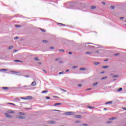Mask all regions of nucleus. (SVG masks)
Instances as JSON below:
<instances>
[{"instance_id":"obj_63","label":"nucleus","mask_w":126,"mask_h":126,"mask_svg":"<svg viewBox=\"0 0 126 126\" xmlns=\"http://www.w3.org/2000/svg\"><path fill=\"white\" fill-rule=\"evenodd\" d=\"M101 73H105V72L104 71L102 72Z\"/></svg>"},{"instance_id":"obj_15","label":"nucleus","mask_w":126,"mask_h":126,"mask_svg":"<svg viewBox=\"0 0 126 126\" xmlns=\"http://www.w3.org/2000/svg\"><path fill=\"white\" fill-rule=\"evenodd\" d=\"M0 71H7V69H2L1 70H0Z\"/></svg>"},{"instance_id":"obj_34","label":"nucleus","mask_w":126,"mask_h":126,"mask_svg":"<svg viewBox=\"0 0 126 126\" xmlns=\"http://www.w3.org/2000/svg\"><path fill=\"white\" fill-rule=\"evenodd\" d=\"M59 52H64V50L63 49H60L59 50Z\"/></svg>"},{"instance_id":"obj_58","label":"nucleus","mask_w":126,"mask_h":126,"mask_svg":"<svg viewBox=\"0 0 126 126\" xmlns=\"http://www.w3.org/2000/svg\"><path fill=\"white\" fill-rule=\"evenodd\" d=\"M103 4H106V3L104 2H102Z\"/></svg>"},{"instance_id":"obj_32","label":"nucleus","mask_w":126,"mask_h":126,"mask_svg":"<svg viewBox=\"0 0 126 126\" xmlns=\"http://www.w3.org/2000/svg\"><path fill=\"white\" fill-rule=\"evenodd\" d=\"M46 99H51V97H50V96H46Z\"/></svg>"},{"instance_id":"obj_11","label":"nucleus","mask_w":126,"mask_h":126,"mask_svg":"<svg viewBox=\"0 0 126 126\" xmlns=\"http://www.w3.org/2000/svg\"><path fill=\"white\" fill-rule=\"evenodd\" d=\"M60 105H62L61 103H56L54 104V106H59Z\"/></svg>"},{"instance_id":"obj_9","label":"nucleus","mask_w":126,"mask_h":126,"mask_svg":"<svg viewBox=\"0 0 126 126\" xmlns=\"http://www.w3.org/2000/svg\"><path fill=\"white\" fill-rule=\"evenodd\" d=\"M2 89H3V90H8V88L5 87H2Z\"/></svg>"},{"instance_id":"obj_37","label":"nucleus","mask_w":126,"mask_h":126,"mask_svg":"<svg viewBox=\"0 0 126 126\" xmlns=\"http://www.w3.org/2000/svg\"><path fill=\"white\" fill-rule=\"evenodd\" d=\"M8 104H9V105H14V103H8Z\"/></svg>"},{"instance_id":"obj_62","label":"nucleus","mask_w":126,"mask_h":126,"mask_svg":"<svg viewBox=\"0 0 126 126\" xmlns=\"http://www.w3.org/2000/svg\"><path fill=\"white\" fill-rule=\"evenodd\" d=\"M104 110L106 111V110H107V108H104Z\"/></svg>"},{"instance_id":"obj_3","label":"nucleus","mask_w":126,"mask_h":126,"mask_svg":"<svg viewBox=\"0 0 126 126\" xmlns=\"http://www.w3.org/2000/svg\"><path fill=\"white\" fill-rule=\"evenodd\" d=\"M27 100H32L33 97L32 96H26Z\"/></svg>"},{"instance_id":"obj_19","label":"nucleus","mask_w":126,"mask_h":126,"mask_svg":"<svg viewBox=\"0 0 126 126\" xmlns=\"http://www.w3.org/2000/svg\"><path fill=\"white\" fill-rule=\"evenodd\" d=\"M116 119H117L116 117H112V118H110L109 120H116Z\"/></svg>"},{"instance_id":"obj_35","label":"nucleus","mask_w":126,"mask_h":126,"mask_svg":"<svg viewBox=\"0 0 126 126\" xmlns=\"http://www.w3.org/2000/svg\"><path fill=\"white\" fill-rule=\"evenodd\" d=\"M55 112H61V111L58 110H54Z\"/></svg>"},{"instance_id":"obj_61","label":"nucleus","mask_w":126,"mask_h":126,"mask_svg":"<svg viewBox=\"0 0 126 126\" xmlns=\"http://www.w3.org/2000/svg\"><path fill=\"white\" fill-rule=\"evenodd\" d=\"M69 71V70H68V69H67V70H66V72Z\"/></svg>"},{"instance_id":"obj_7","label":"nucleus","mask_w":126,"mask_h":126,"mask_svg":"<svg viewBox=\"0 0 126 126\" xmlns=\"http://www.w3.org/2000/svg\"><path fill=\"white\" fill-rule=\"evenodd\" d=\"M8 113L9 114H14V111H12V110H10V111H8Z\"/></svg>"},{"instance_id":"obj_60","label":"nucleus","mask_w":126,"mask_h":126,"mask_svg":"<svg viewBox=\"0 0 126 126\" xmlns=\"http://www.w3.org/2000/svg\"><path fill=\"white\" fill-rule=\"evenodd\" d=\"M95 53H99V51H96Z\"/></svg>"},{"instance_id":"obj_57","label":"nucleus","mask_w":126,"mask_h":126,"mask_svg":"<svg viewBox=\"0 0 126 126\" xmlns=\"http://www.w3.org/2000/svg\"><path fill=\"white\" fill-rule=\"evenodd\" d=\"M25 77H29L28 75L25 76Z\"/></svg>"},{"instance_id":"obj_55","label":"nucleus","mask_w":126,"mask_h":126,"mask_svg":"<svg viewBox=\"0 0 126 126\" xmlns=\"http://www.w3.org/2000/svg\"><path fill=\"white\" fill-rule=\"evenodd\" d=\"M124 17H121L120 19H124Z\"/></svg>"},{"instance_id":"obj_48","label":"nucleus","mask_w":126,"mask_h":126,"mask_svg":"<svg viewBox=\"0 0 126 126\" xmlns=\"http://www.w3.org/2000/svg\"><path fill=\"white\" fill-rule=\"evenodd\" d=\"M43 71L45 73H47V71L45 70H43Z\"/></svg>"},{"instance_id":"obj_16","label":"nucleus","mask_w":126,"mask_h":126,"mask_svg":"<svg viewBox=\"0 0 126 126\" xmlns=\"http://www.w3.org/2000/svg\"><path fill=\"white\" fill-rule=\"evenodd\" d=\"M80 70H86V68H80Z\"/></svg>"},{"instance_id":"obj_36","label":"nucleus","mask_w":126,"mask_h":126,"mask_svg":"<svg viewBox=\"0 0 126 126\" xmlns=\"http://www.w3.org/2000/svg\"><path fill=\"white\" fill-rule=\"evenodd\" d=\"M62 91H63V92H66V91L63 89H61Z\"/></svg>"},{"instance_id":"obj_2","label":"nucleus","mask_w":126,"mask_h":126,"mask_svg":"<svg viewBox=\"0 0 126 126\" xmlns=\"http://www.w3.org/2000/svg\"><path fill=\"white\" fill-rule=\"evenodd\" d=\"M16 118H17V119H25V117L22 116H17Z\"/></svg>"},{"instance_id":"obj_45","label":"nucleus","mask_w":126,"mask_h":126,"mask_svg":"<svg viewBox=\"0 0 126 126\" xmlns=\"http://www.w3.org/2000/svg\"><path fill=\"white\" fill-rule=\"evenodd\" d=\"M43 43H47V40H43Z\"/></svg>"},{"instance_id":"obj_53","label":"nucleus","mask_w":126,"mask_h":126,"mask_svg":"<svg viewBox=\"0 0 126 126\" xmlns=\"http://www.w3.org/2000/svg\"><path fill=\"white\" fill-rule=\"evenodd\" d=\"M108 59H106L105 60H104V62H108Z\"/></svg>"},{"instance_id":"obj_26","label":"nucleus","mask_w":126,"mask_h":126,"mask_svg":"<svg viewBox=\"0 0 126 126\" xmlns=\"http://www.w3.org/2000/svg\"><path fill=\"white\" fill-rule=\"evenodd\" d=\"M42 93H48V91H43L42 92Z\"/></svg>"},{"instance_id":"obj_56","label":"nucleus","mask_w":126,"mask_h":126,"mask_svg":"<svg viewBox=\"0 0 126 126\" xmlns=\"http://www.w3.org/2000/svg\"><path fill=\"white\" fill-rule=\"evenodd\" d=\"M119 54H115V56H118Z\"/></svg>"},{"instance_id":"obj_10","label":"nucleus","mask_w":126,"mask_h":126,"mask_svg":"<svg viewBox=\"0 0 126 126\" xmlns=\"http://www.w3.org/2000/svg\"><path fill=\"white\" fill-rule=\"evenodd\" d=\"M14 62H16V63H23V61H21L20 60H14Z\"/></svg>"},{"instance_id":"obj_20","label":"nucleus","mask_w":126,"mask_h":126,"mask_svg":"<svg viewBox=\"0 0 126 126\" xmlns=\"http://www.w3.org/2000/svg\"><path fill=\"white\" fill-rule=\"evenodd\" d=\"M109 66H103L102 68H108Z\"/></svg>"},{"instance_id":"obj_31","label":"nucleus","mask_w":126,"mask_h":126,"mask_svg":"<svg viewBox=\"0 0 126 126\" xmlns=\"http://www.w3.org/2000/svg\"><path fill=\"white\" fill-rule=\"evenodd\" d=\"M60 60H61V59H60V58H57V59L55 60V61H56V62H57V61H60Z\"/></svg>"},{"instance_id":"obj_4","label":"nucleus","mask_w":126,"mask_h":126,"mask_svg":"<svg viewBox=\"0 0 126 126\" xmlns=\"http://www.w3.org/2000/svg\"><path fill=\"white\" fill-rule=\"evenodd\" d=\"M32 86H35L36 85V81H33L31 84Z\"/></svg>"},{"instance_id":"obj_43","label":"nucleus","mask_w":126,"mask_h":126,"mask_svg":"<svg viewBox=\"0 0 126 126\" xmlns=\"http://www.w3.org/2000/svg\"><path fill=\"white\" fill-rule=\"evenodd\" d=\"M19 37L18 36L15 37V40H16V39H18Z\"/></svg>"},{"instance_id":"obj_25","label":"nucleus","mask_w":126,"mask_h":126,"mask_svg":"<svg viewBox=\"0 0 126 126\" xmlns=\"http://www.w3.org/2000/svg\"><path fill=\"white\" fill-rule=\"evenodd\" d=\"M108 104H112V101H109L105 103L106 105H108Z\"/></svg>"},{"instance_id":"obj_30","label":"nucleus","mask_w":126,"mask_h":126,"mask_svg":"<svg viewBox=\"0 0 126 126\" xmlns=\"http://www.w3.org/2000/svg\"><path fill=\"white\" fill-rule=\"evenodd\" d=\"M34 60H35V61H39V59H38V58H37V57H35V58H34Z\"/></svg>"},{"instance_id":"obj_51","label":"nucleus","mask_w":126,"mask_h":126,"mask_svg":"<svg viewBox=\"0 0 126 126\" xmlns=\"http://www.w3.org/2000/svg\"><path fill=\"white\" fill-rule=\"evenodd\" d=\"M123 110H125V111H126V108H123Z\"/></svg>"},{"instance_id":"obj_41","label":"nucleus","mask_w":126,"mask_h":126,"mask_svg":"<svg viewBox=\"0 0 126 126\" xmlns=\"http://www.w3.org/2000/svg\"><path fill=\"white\" fill-rule=\"evenodd\" d=\"M25 87H28V86H24L22 87L23 88H24Z\"/></svg>"},{"instance_id":"obj_47","label":"nucleus","mask_w":126,"mask_h":126,"mask_svg":"<svg viewBox=\"0 0 126 126\" xmlns=\"http://www.w3.org/2000/svg\"><path fill=\"white\" fill-rule=\"evenodd\" d=\"M68 54H69V55H72V53H71V52H69Z\"/></svg>"},{"instance_id":"obj_12","label":"nucleus","mask_w":126,"mask_h":126,"mask_svg":"<svg viewBox=\"0 0 126 126\" xmlns=\"http://www.w3.org/2000/svg\"><path fill=\"white\" fill-rule=\"evenodd\" d=\"M121 91H123V88H119V89H118L117 90V92H121Z\"/></svg>"},{"instance_id":"obj_40","label":"nucleus","mask_w":126,"mask_h":126,"mask_svg":"<svg viewBox=\"0 0 126 126\" xmlns=\"http://www.w3.org/2000/svg\"><path fill=\"white\" fill-rule=\"evenodd\" d=\"M78 86H79V87H81V86H82V85H81V84H79V85H78Z\"/></svg>"},{"instance_id":"obj_17","label":"nucleus","mask_w":126,"mask_h":126,"mask_svg":"<svg viewBox=\"0 0 126 126\" xmlns=\"http://www.w3.org/2000/svg\"><path fill=\"white\" fill-rule=\"evenodd\" d=\"M94 63L95 65H98V64H100V63H99V62H94Z\"/></svg>"},{"instance_id":"obj_54","label":"nucleus","mask_w":126,"mask_h":126,"mask_svg":"<svg viewBox=\"0 0 126 126\" xmlns=\"http://www.w3.org/2000/svg\"><path fill=\"white\" fill-rule=\"evenodd\" d=\"M60 63H63V61H60Z\"/></svg>"},{"instance_id":"obj_5","label":"nucleus","mask_w":126,"mask_h":126,"mask_svg":"<svg viewBox=\"0 0 126 126\" xmlns=\"http://www.w3.org/2000/svg\"><path fill=\"white\" fill-rule=\"evenodd\" d=\"M75 118H76L77 119H80L82 118V116H81V115H76Z\"/></svg>"},{"instance_id":"obj_33","label":"nucleus","mask_w":126,"mask_h":126,"mask_svg":"<svg viewBox=\"0 0 126 126\" xmlns=\"http://www.w3.org/2000/svg\"><path fill=\"white\" fill-rule=\"evenodd\" d=\"M59 74H63V71L59 72Z\"/></svg>"},{"instance_id":"obj_24","label":"nucleus","mask_w":126,"mask_h":126,"mask_svg":"<svg viewBox=\"0 0 126 126\" xmlns=\"http://www.w3.org/2000/svg\"><path fill=\"white\" fill-rule=\"evenodd\" d=\"M97 84H98V82L94 83L93 84V86H96V85H97Z\"/></svg>"},{"instance_id":"obj_50","label":"nucleus","mask_w":126,"mask_h":126,"mask_svg":"<svg viewBox=\"0 0 126 126\" xmlns=\"http://www.w3.org/2000/svg\"><path fill=\"white\" fill-rule=\"evenodd\" d=\"M14 52L15 53H16V52H17V50H15L14 51Z\"/></svg>"},{"instance_id":"obj_14","label":"nucleus","mask_w":126,"mask_h":126,"mask_svg":"<svg viewBox=\"0 0 126 126\" xmlns=\"http://www.w3.org/2000/svg\"><path fill=\"white\" fill-rule=\"evenodd\" d=\"M18 114L21 115V116L25 115V114L23 112H19Z\"/></svg>"},{"instance_id":"obj_38","label":"nucleus","mask_w":126,"mask_h":126,"mask_svg":"<svg viewBox=\"0 0 126 126\" xmlns=\"http://www.w3.org/2000/svg\"><path fill=\"white\" fill-rule=\"evenodd\" d=\"M22 99H23V100H27V99H26V97H22Z\"/></svg>"},{"instance_id":"obj_13","label":"nucleus","mask_w":126,"mask_h":126,"mask_svg":"<svg viewBox=\"0 0 126 126\" xmlns=\"http://www.w3.org/2000/svg\"><path fill=\"white\" fill-rule=\"evenodd\" d=\"M96 8V6H91V9H95Z\"/></svg>"},{"instance_id":"obj_18","label":"nucleus","mask_w":126,"mask_h":126,"mask_svg":"<svg viewBox=\"0 0 126 126\" xmlns=\"http://www.w3.org/2000/svg\"><path fill=\"white\" fill-rule=\"evenodd\" d=\"M59 25H60V26H65V24H62V23H58Z\"/></svg>"},{"instance_id":"obj_29","label":"nucleus","mask_w":126,"mask_h":126,"mask_svg":"<svg viewBox=\"0 0 126 126\" xmlns=\"http://www.w3.org/2000/svg\"><path fill=\"white\" fill-rule=\"evenodd\" d=\"M13 48V46H10V47H9V50H10L11 49H12Z\"/></svg>"},{"instance_id":"obj_52","label":"nucleus","mask_w":126,"mask_h":126,"mask_svg":"<svg viewBox=\"0 0 126 126\" xmlns=\"http://www.w3.org/2000/svg\"><path fill=\"white\" fill-rule=\"evenodd\" d=\"M83 126H87V124H83Z\"/></svg>"},{"instance_id":"obj_46","label":"nucleus","mask_w":126,"mask_h":126,"mask_svg":"<svg viewBox=\"0 0 126 126\" xmlns=\"http://www.w3.org/2000/svg\"><path fill=\"white\" fill-rule=\"evenodd\" d=\"M77 67V66H74L73 67V68H76Z\"/></svg>"},{"instance_id":"obj_49","label":"nucleus","mask_w":126,"mask_h":126,"mask_svg":"<svg viewBox=\"0 0 126 126\" xmlns=\"http://www.w3.org/2000/svg\"><path fill=\"white\" fill-rule=\"evenodd\" d=\"M107 124H111V122H107Z\"/></svg>"},{"instance_id":"obj_42","label":"nucleus","mask_w":126,"mask_h":126,"mask_svg":"<svg viewBox=\"0 0 126 126\" xmlns=\"http://www.w3.org/2000/svg\"><path fill=\"white\" fill-rule=\"evenodd\" d=\"M50 49H51L52 50H54V47H50Z\"/></svg>"},{"instance_id":"obj_59","label":"nucleus","mask_w":126,"mask_h":126,"mask_svg":"<svg viewBox=\"0 0 126 126\" xmlns=\"http://www.w3.org/2000/svg\"><path fill=\"white\" fill-rule=\"evenodd\" d=\"M87 91H88V90H91V89H87Z\"/></svg>"},{"instance_id":"obj_6","label":"nucleus","mask_w":126,"mask_h":126,"mask_svg":"<svg viewBox=\"0 0 126 126\" xmlns=\"http://www.w3.org/2000/svg\"><path fill=\"white\" fill-rule=\"evenodd\" d=\"M5 116L6 117V118H12V116L8 115V113H6Z\"/></svg>"},{"instance_id":"obj_22","label":"nucleus","mask_w":126,"mask_h":126,"mask_svg":"<svg viewBox=\"0 0 126 126\" xmlns=\"http://www.w3.org/2000/svg\"><path fill=\"white\" fill-rule=\"evenodd\" d=\"M87 55H91L92 54V52H86Z\"/></svg>"},{"instance_id":"obj_23","label":"nucleus","mask_w":126,"mask_h":126,"mask_svg":"<svg viewBox=\"0 0 126 126\" xmlns=\"http://www.w3.org/2000/svg\"><path fill=\"white\" fill-rule=\"evenodd\" d=\"M107 76H104L101 78L102 80H104V79H106Z\"/></svg>"},{"instance_id":"obj_44","label":"nucleus","mask_w":126,"mask_h":126,"mask_svg":"<svg viewBox=\"0 0 126 126\" xmlns=\"http://www.w3.org/2000/svg\"><path fill=\"white\" fill-rule=\"evenodd\" d=\"M76 123L77 124H78V123H80V121H76Z\"/></svg>"},{"instance_id":"obj_8","label":"nucleus","mask_w":126,"mask_h":126,"mask_svg":"<svg viewBox=\"0 0 126 126\" xmlns=\"http://www.w3.org/2000/svg\"><path fill=\"white\" fill-rule=\"evenodd\" d=\"M49 123L51 124H56V122L53 121H49Z\"/></svg>"},{"instance_id":"obj_39","label":"nucleus","mask_w":126,"mask_h":126,"mask_svg":"<svg viewBox=\"0 0 126 126\" xmlns=\"http://www.w3.org/2000/svg\"><path fill=\"white\" fill-rule=\"evenodd\" d=\"M16 27H21L20 25H15Z\"/></svg>"},{"instance_id":"obj_28","label":"nucleus","mask_w":126,"mask_h":126,"mask_svg":"<svg viewBox=\"0 0 126 126\" xmlns=\"http://www.w3.org/2000/svg\"><path fill=\"white\" fill-rule=\"evenodd\" d=\"M88 108H89V109H94V107H92L90 106H88Z\"/></svg>"},{"instance_id":"obj_21","label":"nucleus","mask_w":126,"mask_h":126,"mask_svg":"<svg viewBox=\"0 0 126 126\" xmlns=\"http://www.w3.org/2000/svg\"><path fill=\"white\" fill-rule=\"evenodd\" d=\"M113 78H116L117 77H119V75H114L112 76Z\"/></svg>"},{"instance_id":"obj_27","label":"nucleus","mask_w":126,"mask_h":126,"mask_svg":"<svg viewBox=\"0 0 126 126\" xmlns=\"http://www.w3.org/2000/svg\"><path fill=\"white\" fill-rule=\"evenodd\" d=\"M111 8H112V9H115V6H113V5L111 6Z\"/></svg>"},{"instance_id":"obj_64","label":"nucleus","mask_w":126,"mask_h":126,"mask_svg":"<svg viewBox=\"0 0 126 126\" xmlns=\"http://www.w3.org/2000/svg\"><path fill=\"white\" fill-rule=\"evenodd\" d=\"M42 30V31L44 32V30Z\"/></svg>"},{"instance_id":"obj_1","label":"nucleus","mask_w":126,"mask_h":126,"mask_svg":"<svg viewBox=\"0 0 126 126\" xmlns=\"http://www.w3.org/2000/svg\"><path fill=\"white\" fill-rule=\"evenodd\" d=\"M64 115H66V116H73L75 115V113L72 112H65Z\"/></svg>"}]
</instances>
